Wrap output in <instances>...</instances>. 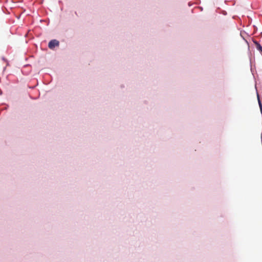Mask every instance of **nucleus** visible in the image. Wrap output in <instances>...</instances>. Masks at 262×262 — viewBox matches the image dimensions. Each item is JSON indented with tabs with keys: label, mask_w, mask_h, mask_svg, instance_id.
<instances>
[{
	"label": "nucleus",
	"mask_w": 262,
	"mask_h": 262,
	"mask_svg": "<svg viewBox=\"0 0 262 262\" xmlns=\"http://www.w3.org/2000/svg\"><path fill=\"white\" fill-rule=\"evenodd\" d=\"M59 42L56 39L51 40L48 44V47L50 49H53L57 46H59Z\"/></svg>",
	"instance_id": "f257e3e1"
},
{
	"label": "nucleus",
	"mask_w": 262,
	"mask_h": 262,
	"mask_svg": "<svg viewBox=\"0 0 262 262\" xmlns=\"http://www.w3.org/2000/svg\"><path fill=\"white\" fill-rule=\"evenodd\" d=\"M255 43L257 49L262 53V47L257 42H256Z\"/></svg>",
	"instance_id": "f03ea898"
},
{
	"label": "nucleus",
	"mask_w": 262,
	"mask_h": 262,
	"mask_svg": "<svg viewBox=\"0 0 262 262\" xmlns=\"http://www.w3.org/2000/svg\"><path fill=\"white\" fill-rule=\"evenodd\" d=\"M259 106H260V107L261 111H262V105H261V104L260 103V102L259 101Z\"/></svg>",
	"instance_id": "7ed1b4c3"
}]
</instances>
